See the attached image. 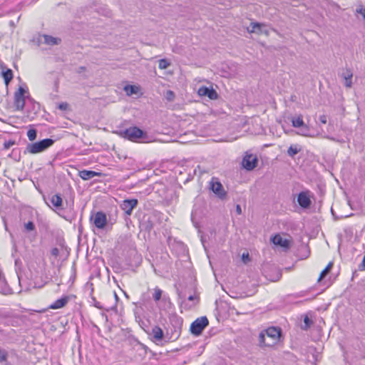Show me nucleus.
<instances>
[{
    "mask_svg": "<svg viewBox=\"0 0 365 365\" xmlns=\"http://www.w3.org/2000/svg\"><path fill=\"white\" fill-rule=\"evenodd\" d=\"M281 336V329L276 327H269L262 331L259 335V344L260 346H273L277 344Z\"/></svg>",
    "mask_w": 365,
    "mask_h": 365,
    "instance_id": "f257e3e1",
    "label": "nucleus"
},
{
    "mask_svg": "<svg viewBox=\"0 0 365 365\" xmlns=\"http://www.w3.org/2000/svg\"><path fill=\"white\" fill-rule=\"evenodd\" d=\"M54 143V140L51 138H46L38 142L27 144L24 154H38L42 153L50 148Z\"/></svg>",
    "mask_w": 365,
    "mask_h": 365,
    "instance_id": "f03ea898",
    "label": "nucleus"
},
{
    "mask_svg": "<svg viewBox=\"0 0 365 365\" xmlns=\"http://www.w3.org/2000/svg\"><path fill=\"white\" fill-rule=\"evenodd\" d=\"M143 131L136 126L130 127L120 132L121 137L131 141H137L143 137Z\"/></svg>",
    "mask_w": 365,
    "mask_h": 365,
    "instance_id": "7ed1b4c3",
    "label": "nucleus"
},
{
    "mask_svg": "<svg viewBox=\"0 0 365 365\" xmlns=\"http://www.w3.org/2000/svg\"><path fill=\"white\" fill-rule=\"evenodd\" d=\"M209 322L206 317H201L195 320L190 326V331L192 334L198 336L203 329L208 325Z\"/></svg>",
    "mask_w": 365,
    "mask_h": 365,
    "instance_id": "20e7f679",
    "label": "nucleus"
},
{
    "mask_svg": "<svg viewBox=\"0 0 365 365\" xmlns=\"http://www.w3.org/2000/svg\"><path fill=\"white\" fill-rule=\"evenodd\" d=\"M26 91L22 87H19L18 91L14 93V106L17 110H23L25 106L24 94Z\"/></svg>",
    "mask_w": 365,
    "mask_h": 365,
    "instance_id": "39448f33",
    "label": "nucleus"
},
{
    "mask_svg": "<svg viewBox=\"0 0 365 365\" xmlns=\"http://www.w3.org/2000/svg\"><path fill=\"white\" fill-rule=\"evenodd\" d=\"M251 29H247V31L250 34L257 33V34H264L269 36V31L267 29V25L263 23L252 22L250 24Z\"/></svg>",
    "mask_w": 365,
    "mask_h": 365,
    "instance_id": "423d86ee",
    "label": "nucleus"
},
{
    "mask_svg": "<svg viewBox=\"0 0 365 365\" xmlns=\"http://www.w3.org/2000/svg\"><path fill=\"white\" fill-rule=\"evenodd\" d=\"M210 189L221 199H223L227 195L222 185L215 178H212L210 182Z\"/></svg>",
    "mask_w": 365,
    "mask_h": 365,
    "instance_id": "0eeeda50",
    "label": "nucleus"
},
{
    "mask_svg": "<svg viewBox=\"0 0 365 365\" xmlns=\"http://www.w3.org/2000/svg\"><path fill=\"white\" fill-rule=\"evenodd\" d=\"M258 159L256 155L250 154L246 155L242 160L243 167L247 170H252L256 168Z\"/></svg>",
    "mask_w": 365,
    "mask_h": 365,
    "instance_id": "6e6552de",
    "label": "nucleus"
},
{
    "mask_svg": "<svg viewBox=\"0 0 365 365\" xmlns=\"http://www.w3.org/2000/svg\"><path fill=\"white\" fill-rule=\"evenodd\" d=\"M197 93L200 96H207L211 100H216L218 98V94L216 91L206 86L200 87L198 89Z\"/></svg>",
    "mask_w": 365,
    "mask_h": 365,
    "instance_id": "1a4fd4ad",
    "label": "nucleus"
},
{
    "mask_svg": "<svg viewBox=\"0 0 365 365\" xmlns=\"http://www.w3.org/2000/svg\"><path fill=\"white\" fill-rule=\"evenodd\" d=\"M137 204L138 200L136 199L125 200L122 202L120 207L125 214L130 215Z\"/></svg>",
    "mask_w": 365,
    "mask_h": 365,
    "instance_id": "9d476101",
    "label": "nucleus"
},
{
    "mask_svg": "<svg viewBox=\"0 0 365 365\" xmlns=\"http://www.w3.org/2000/svg\"><path fill=\"white\" fill-rule=\"evenodd\" d=\"M297 202L302 208L307 209L309 207L312 202L308 192H299L297 197Z\"/></svg>",
    "mask_w": 365,
    "mask_h": 365,
    "instance_id": "9b49d317",
    "label": "nucleus"
},
{
    "mask_svg": "<svg viewBox=\"0 0 365 365\" xmlns=\"http://www.w3.org/2000/svg\"><path fill=\"white\" fill-rule=\"evenodd\" d=\"M107 223V218L105 213L98 212L94 216L93 224L97 228L103 229Z\"/></svg>",
    "mask_w": 365,
    "mask_h": 365,
    "instance_id": "f8f14e48",
    "label": "nucleus"
},
{
    "mask_svg": "<svg viewBox=\"0 0 365 365\" xmlns=\"http://www.w3.org/2000/svg\"><path fill=\"white\" fill-rule=\"evenodd\" d=\"M69 301V297L64 296L61 299H57L53 304L49 306V309H58L65 307Z\"/></svg>",
    "mask_w": 365,
    "mask_h": 365,
    "instance_id": "ddd939ff",
    "label": "nucleus"
},
{
    "mask_svg": "<svg viewBox=\"0 0 365 365\" xmlns=\"http://www.w3.org/2000/svg\"><path fill=\"white\" fill-rule=\"evenodd\" d=\"M78 175L84 180H88L94 177L101 176V173L93 170H83L79 171Z\"/></svg>",
    "mask_w": 365,
    "mask_h": 365,
    "instance_id": "4468645a",
    "label": "nucleus"
},
{
    "mask_svg": "<svg viewBox=\"0 0 365 365\" xmlns=\"http://www.w3.org/2000/svg\"><path fill=\"white\" fill-rule=\"evenodd\" d=\"M272 242L276 245H279L280 247L288 248L289 246V242L287 239H284L282 237L279 235H276L272 238Z\"/></svg>",
    "mask_w": 365,
    "mask_h": 365,
    "instance_id": "2eb2a0df",
    "label": "nucleus"
},
{
    "mask_svg": "<svg viewBox=\"0 0 365 365\" xmlns=\"http://www.w3.org/2000/svg\"><path fill=\"white\" fill-rule=\"evenodd\" d=\"M0 293L4 295H9L12 294L11 289L8 286L6 281L1 277L0 278Z\"/></svg>",
    "mask_w": 365,
    "mask_h": 365,
    "instance_id": "dca6fc26",
    "label": "nucleus"
},
{
    "mask_svg": "<svg viewBox=\"0 0 365 365\" xmlns=\"http://www.w3.org/2000/svg\"><path fill=\"white\" fill-rule=\"evenodd\" d=\"M152 334L154 340L156 341H159L163 338V331L160 327L158 326H155L153 328Z\"/></svg>",
    "mask_w": 365,
    "mask_h": 365,
    "instance_id": "f3484780",
    "label": "nucleus"
},
{
    "mask_svg": "<svg viewBox=\"0 0 365 365\" xmlns=\"http://www.w3.org/2000/svg\"><path fill=\"white\" fill-rule=\"evenodd\" d=\"M50 202L53 207L59 208L62 206L63 200L59 194H55L51 197Z\"/></svg>",
    "mask_w": 365,
    "mask_h": 365,
    "instance_id": "a211bd4d",
    "label": "nucleus"
},
{
    "mask_svg": "<svg viewBox=\"0 0 365 365\" xmlns=\"http://www.w3.org/2000/svg\"><path fill=\"white\" fill-rule=\"evenodd\" d=\"M44 43L50 46L58 45L61 42V39L49 35H43Z\"/></svg>",
    "mask_w": 365,
    "mask_h": 365,
    "instance_id": "6ab92c4d",
    "label": "nucleus"
},
{
    "mask_svg": "<svg viewBox=\"0 0 365 365\" xmlns=\"http://www.w3.org/2000/svg\"><path fill=\"white\" fill-rule=\"evenodd\" d=\"M343 78L345 80V86L347 88H351L352 86L351 78L353 76V73L350 69H346V72L342 74Z\"/></svg>",
    "mask_w": 365,
    "mask_h": 365,
    "instance_id": "aec40b11",
    "label": "nucleus"
},
{
    "mask_svg": "<svg viewBox=\"0 0 365 365\" xmlns=\"http://www.w3.org/2000/svg\"><path fill=\"white\" fill-rule=\"evenodd\" d=\"M292 124L294 128H300L304 125L305 123H304L302 115H299L296 118H292Z\"/></svg>",
    "mask_w": 365,
    "mask_h": 365,
    "instance_id": "412c9836",
    "label": "nucleus"
},
{
    "mask_svg": "<svg viewBox=\"0 0 365 365\" xmlns=\"http://www.w3.org/2000/svg\"><path fill=\"white\" fill-rule=\"evenodd\" d=\"M2 76L4 79L5 84L8 86L13 78V72L11 69H7L6 71H2Z\"/></svg>",
    "mask_w": 365,
    "mask_h": 365,
    "instance_id": "4be33fe9",
    "label": "nucleus"
},
{
    "mask_svg": "<svg viewBox=\"0 0 365 365\" xmlns=\"http://www.w3.org/2000/svg\"><path fill=\"white\" fill-rule=\"evenodd\" d=\"M332 266H333V263L332 262H329L327 264V266L320 273V275H319V279H318V282H320L321 280H322V279H324L325 277V276H327V274L331 269Z\"/></svg>",
    "mask_w": 365,
    "mask_h": 365,
    "instance_id": "5701e85b",
    "label": "nucleus"
},
{
    "mask_svg": "<svg viewBox=\"0 0 365 365\" xmlns=\"http://www.w3.org/2000/svg\"><path fill=\"white\" fill-rule=\"evenodd\" d=\"M125 91L128 95L136 94L139 91V88L135 86L128 85L124 88Z\"/></svg>",
    "mask_w": 365,
    "mask_h": 365,
    "instance_id": "b1692460",
    "label": "nucleus"
},
{
    "mask_svg": "<svg viewBox=\"0 0 365 365\" xmlns=\"http://www.w3.org/2000/svg\"><path fill=\"white\" fill-rule=\"evenodd\" d=\"M163 290H161L160 288L158 287H155L154 289H153V298L154 299L155 302H159L162 297H163Z\"/></svg>",
    "mask_w": 365,
    "mask_h": 365,
    "instance_id": "393cba45",
    "label": "nucleus"
},
{
    "mask_svg": "<svg viewBox=\"0 0 365 365\" xmlns=\"http://www.w3.org/2000/svg\"><path fill=\"white\" fill-rule=\"evenodd\" d=\"M298 134L306 137L312 136L309 134V126L307 125L306 124L300 127V130L298 132Z\"/></svg>",
    "mask_w": 365,
    "mask_h": 365,
    "instance_id": "a878e982",
    "label": "nucleus"
},
{
    "mask_svg": "<svg viewBox=\"0 0 365 365\" xmlns=\"http://www.w3.org/2000/svg\"><path fill=\"white\" fill-rule=\"evenodd\" d=\"M7 358L8 352L5 349H0V363H5L6 365H9Z\"/></svg>",
    "mask_w": 365,
    "mask_h": 365,
    "instance_id": "bb28decb",
    "label": "nucleus"
},
{
    "mask_svg": "<svg viewBox=\"0 0 365 365\" xmlns=\"http://www.w3.org/2000/svg\"><path fill=\"white\" fill-rule=\"evenodd\" d=\"M27 137L30 141H34L37 138V130L36 129H29L27 131Z\"/></svg>",
    "mask_w": 365,
    "mask_h": 365,
    "instance_id": "cd10ccee",
    "label": "nucleus"
},
{
    "mask_svg": "<svg viewBox=\"0 0 365 365\" xmlns=\"http://www.w3.org/2000/svg\"><path fill=\"white\" fill-rule=\"evenodd\" d=\"M300 151V149H298L296 146L291 145L287 150V154L290 157H294Z\"/></svg>",
    "mask_w": 365,
    "mask_h": 365,
    "instance_id": "c85d7f7f",
    "label": "nucleus"
},
{
    "mask_svg": "<svg viewBox=\"0 0 365 365\" xmlns=\"http://www.w3.org/2000/svg\"><path fill=\"white\" fill-rule=\"evenodd\" d=\"M187 300L190 302H192V304H186L189 308H191L192 306L195 305L199 302V297L197 295H190L188 297Z\"/></svg>",
    "mask_w": 365,
    "mask_h": 365,
    "instance_id": "c756f323",
    "label": "nucleus"
},
{
    "mask_svg": "<svg viewBox=\"0 0 365 365\" xmlns=\"http://www.w3.org/2000/svg\"><path fill=\"white\" fill-rule=\"evenodd\" d=\"M170 66V63L168 60H166L165 58L160 59L159 61V68L160 69H166Z\"/></svg>",
    "mask_w": 365,
    "mask_h": 365,
    "instance_id": "7c9ffc66",
    "label": "nucleus"
},
{
    "mask_svg": "<svg viewBox=\"0 0 365 365\" xmlns=\"http://www.w3.org/2000/svg\"><path fill=\"white\" fill-rule=\"evenodd\" d=\"M165 97L168 101L171 102L174 101L175 95L173 91L168 90L166 91Z\"/></svg>",
    "mask_w": 365,
    "mask_h": 365,
    "instance_id": "2f4dec72",
    "label": "nucleus"
},
{
    "mask_svg": "<svg viewBox=\"0 0 365 365\" xmlns=\"http://www.w3.org/2000/svg\"><path fill=\"white\" fill-rule=\"evenodd\" d=\"M304 325L302 327V329H307L312 324V322L307 316H306L304 319Z\"/></svg>",
    "mask_w": 365,
    "mask_h": 365,
    "instance_id": "473e14b6",
    "label": "nucleus"
},
{
    "mask_svg": "<svg viewBox=\"0 0 365 365\" xmlns=\"http://www.w3.org/2000/svg\"><path fill=\"white\" fill-rule=\"evenodd\" d=\"M24 227L27 231H33L35 230V225L33 222L29 221L27 223H25Z\"/></svg>",
    "mask_w": 365,
    "mask_h": 365,
    "instance_id": "72a5a7b5",
    "label": "nucleus"
},
{
    "mask_svg": "<svg viewBox=\"0 0 365 365\" xmlns=\"http://www.w3.org/2000/svg\"><path fill=\"white\" fill-rule=\"evenodd\" d=\"M14 145H15V141L14 140H9L8 141H5L4 143V148L5 149H9L11 146H13Z\"/></svg>",
    "mask_w": 365,
    "mask_h": 365,
    "instance_id": "f704fd0d",
    "label": "nucleus"
},
{
    "mask_svg": "<svg viewBox=\"0 0 365 365\" xmlns=\"http://www.w3.org/2000/svg\"><path fill=\"white\" fill-rule=\"evenodd\" d=\"M356 13L361 14L365 19V8L360 6L359 8L356 9Z\"/></svg>",
    "mask_w": 365,
    "mask_h": 365,
    "instance_id": "c9c22d12",
    "label": "nucleus"
},
{
    "mask_svg": "<svg viewBox=\"0 0 365 365\" xmlns=\"http://www.w3.org/2000/svg\"><path fill=\"white\" fill-rule=\"evenodd\" d=\"M51 254L52 256L57 257L59 255V250L57 247H54L51 250Z\"/></svg>",
    "mask_w": 365,
    "mask_h": 365,
    "instance_id": "e433bc0d",
    "label": "nucleus"
},
{
    "mask_svg": "<svg viewBox=\"0 0 365 365\" xmlns=\"http://www.w3.org/2000/svg\"><path fill=\"white\" fill-rule=\"evenodd\" d=\"M68 107L67 103H61L58 106V108L61 110H66Z\"/></svg>",
    "mask_w": 365,
    "mask_h": 365,
    "instance_id": "4c0bfd02",
    "label": "nucleus"
},
{
    "mask_svg": "<svg viewBox=\"0 0 365 365\" xmlns=\"http://www.w3.org/2000/svg\"><path fill=\"white\" fill-rule=\"evenodd\" d=\"M161 299H162V302H163L165 303H168L169 304H171V302H170V297L168 296L163 295Z\"/></svg>",
    "mask_w": 365,
    "mask_h": 365,
    "instance_id": "58836bf2",
    "label": "nucleus"
},
{
    "mask_svg": "<svg viewBox=\"0 0 365 365\" xmlns=\"http://www.w3.org/2000/svg\"><path fill=\"white\" fill-rule=\"evenodd\" d=\"M94 306L99 309H108V308H106L103 305H101L99 302H96Z\"/></svg>",
    "mask_w": 365,
    "mask_h": 365,
    "instance_id": "ea45409f",
    "label": "nucleus"
},
{
    "mask_svg": "<svg viewBox=\"0 0 365 365\" xmlns=\"http://www.w3.org/2000/svg\"><path fill=\"white\" fill-rule=\"evenodd\" d=\"M319 120L323 124H326L327 120V116L325 115H322L319 117Z\"/></svg>",
    "mask_w": 365,
    "mask_h": 365,
    "instance_id": "a19ab883",
    "label": "nucleus"
},
{
    "mask_svg": "<svg viewBox=\"0 0 365 365\" xmlns=\"http://www.w3.org/2000/svg\"><path fill=\"white\" fill-rule=\"evenodd\" d=\"M242 260L245 262H246L247 260H249V254L248 253H246V254L243 253V255H242Z\"/></svg>",
    "mask_w": 365,
    "mask_h": 365,
    "instance_id": "79ce46f5",
    "label": "nucleus"
},
{
    "mask_svg": "<svg viewBox=\"0 0 365 365\" xmlns=\"http://www.w3.org/2000/svg\"><path fill=\"white\" fill-rule=\"evenodd\" d=\"M236 212L238 215H240L242 213V209L240 205H237L236 206Z\"/></svg>",
    "mask_w": 365,
    "mask_h": 365,
    "instance_id": "37998d69",
    "label": "nucleus"
},
{
    "mask_svg": "<svg viewBox=\"0 0 365 365\" xmlns=\"http://www.w3.org/2000/svg\"><path fill=\"white\" fill-rule=\"evenodd\" d=\"M327 138L330 139L331 140H333V141H336V142H339V143H343L344 140H336L333 137H327Z\"/></svg>",
    "mask_w": 365,
    "mask_h": 365,
    "instance_id": "c03bdc74",
    "label": "nucleus"
},
{
    "mask_svg": "<svg viewBox=\"0 0 365 365\" xmlns=\"http://www.w3.org/2000/svg\"><path fill=\"white\" fill-rule=\"evenodd\" d=\"M113 296H114L115 300H117L118 299V296H117L115 292L113 293Z\"/></svg>",
    "mask_w": 365,
    "mask_h": 365,
    "instance_id": "a18cd8bd",
    "label": "nucleus"
},
{
    "mask_svg": "<svg viewBox=\"0 0 365 365\" xmlns=\"http://www.w3.org/2000/svg\"><path fill=\"white\" fill-rule=\"evenodd\" d=\"M58 81H55V86H56V87L58 86Z\"/></svg>",
    "mask_w": 365,
    "mask_h": 365,
    "instance_id": "49530a36",
    "label": "nucleus"
}]
</instances>
